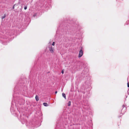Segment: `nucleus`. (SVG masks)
I'll use <instances>...</instances> for the list:
<instances>
[{"mask_svg": "<svg viewBox=\"0 0 129 129\" xmlns=\"http://www.w3.org/2000/svg\"><path fill=\"white\" fill-rule=\"evenodd\" d=\"M25 83H24L23 84V86H25L24 87H23V86H21V88H23V91H24L25 90V89H24V88H25L26 89H27V86H25Z\"/></svg>", "mask_w": 129, "mask_h": 129, "instance_id": "10", "label": "nucleus"}, {"mask_svg": "<svg viewBox=\"0 0 129 129\" xmlns=\"http://www.w3.org/2000/svg\"><path fill=\"white\" fill-rule=\"evenodd\" d=\"M42 118V117H41V119Z\"/></svg>", "mask_w": 129, "mask_h": 129, "instance_id": "29", "label": "nucleus"}, {"mask_svg": "<svg viewBox=\"0 0 129 129\" xmlns=\"http://www.w3.org/2000/svg\"><path fill=\"white\" fill-rule=\"evenodd\" d=\"M127 86L128 87H129V83L128 82L127 83Z\"/></svg>", "mask_w": 129, "mask_h": 129, "instance_id": "22", "label": "nucleus"}, {"mask_svg": "<svg viewBox=\"0 0 129 129\" xmlns=\"http://www.w3.org/2000/svg\"><path fill=\"white\" fill-rule=\"evenodd\" d=\"M42 115L41 114L40 115Z\"/></svg>", "mask_w": 129, "mask_h": 129, "instance_id": "28", "label": "nucleus"}, {"mask_svg": "<svg viewBox=\"0 0 129 129\" xmlns=\"http://www.w3.org/2000/svg\"><path fill=\"white\" fill-rule=\"evenodd\" d=\"M55 45V42H53L52 44V45L53 46H54Z\"/></svg>", "mask_w": 129, "mask_h": 129, "instance_id": "23", "label": "nucleus"}, {"mask_svg": "<svg viewBox=\"0 0 129 129\" xmlns=\"http://www.w3.org/2000/svg\"><path fill=\"white\" fill-rule=\"evenodd\" d=\"M27 117L26 116L23 115H20V120L22 124H24L27 122L26 118Z\"/></svg>", "mask_w": 129, "mask_h": 129, "instance_id": "4", "label": "nucleus"}, {"mask_svg": "<svg viewBox=\"0 0 129 129\" xmlns=\"http://www.w3.org/2000/svg\"><path fill=\"white\" fill-rule=\"evenodd\" d=\"M83 54V51L82 49H81L79 52L78 57H81Z\"/></svg>", "mask_w": 129, "mask_h": 129, "instance_id": "8", "label": "nucleus"}, {"mask_svg": "<svg viewBox=\"0 0 129 129\" xmlns=\"http://www.w3.org/2000/svg\"><path fill=\"white\" fill-rule=\"evenodd\" d=\"M90 94L89 92H87V93L86 94V100H87V99L90 97ZM85 106L88 105V102L87 101H85Z\"/></svg>", "mask_w": 129, "mask_h": 129, "instance_id": "6", "label": "nucleus"}, {"mask_svg": "<svg viewBox=\"0 0 129 129\" xmlns=\"http://www.w3.org/2000/svg\"><path fill=\"white\" fill-rule=\"evenodd\" d=\"M51 1V0H39L37 3L39 7H47V5H50L49 3H50Z\"/></svg>", "mask_w": 129, "mask_h": 129, "instance_id": "2", "label": "nucleus"}, {"mask_svg": "<svg viewBox=\"0 0 129 129\" xmlns=\"http://www.w3.org/2000/svg\"><path fill=\"white\" fill-rule=\"evenodd\" d=\"M60 26H59V27H58L57 28V30L56 31V33L57 34H59V27H60Z\"/></svg>", "mask_w": 129, "mask_h": 129, "instance_id": "14", "label": "nucleus"}, {"mask_svg": "<svg viewBox=\"0 0 129 129\" xmlns=\"http://www.w3.org/2000/svg\"><path fill=\"white\" fill-rule=\"evenodd\" d=\"M1 3H6L7 1H8V0H1Z\"/></svg>", "mask_w": 129, "mask_h": 129, "instance_id": "11", "label": "nucleus"}, {"mask_svg": "<svg viewBox=\"0 0 129 129\" xmlns=\"http://www.w3.org/2000/svg\"><path fill=\"white\" fill-rule=\"evenodd\" d=\"M17 86H16L15 89L14 90V93L13 94V98L15 102H13V101H12L11 103V107L10 108V111L13 114L14 113V112L15 111L16 107H14V103H16V101L19 102V99L18 100V95L21 93L20 91V90H18L17 88Z\"/></svg>", "mask_w": 129, "mask_h": 129, "instance_id": "1", "label": "nucleus"}, {"mask_svg": "<svg viewBox=\"0 0 129 129\" xmlns=\"http://www.w3.org/2000/svg\"><path fill=\"white\" fill-rule=\"evenodd\" d=\"M88 69H87L85 71V73H84L85 71H83L82 73H83L84 74H85V76H87L88 75Z\"/></svg>", "mask_w": 129, "mask_h": 129, "instance_id": "9", "label": "nucleus"}, {"mask_svg": "<svg viewBox=\"0 0 129 129\" xmlns=\"http://www.w3.org/2000/svg\"><path fill=\"white\" fill-rule=\"evenodd\" d=\"M16 6V4H15L13 6L12 8V9H14V7Z\"/></svg>", "mask_w": 129, "mask_h": 129, "instance_id": "19", "label": "nucleus"}, {"mask_svg": "<svg viewBox=\"0 0 129 129\" xmlns=\"http://www.w3.org/2000/svg\"><path fill=\"white\" fill-rule=\"evenodd\" d=\"M61 73L62 74H63L64 73V71H63V70H62L61 71Z\"/></svg>", "mask_w": 129, "mask_h": 129, "instance_id": "25", "label": "nucleus"}, {"mask_svg": "<svg viewBox=\"0 0 129 129\" xmlns=\"http://www.w3.org/2000/svg\"><path fill=\"white\" fill-rule=\"evenodd\" d=\"M57 93V91H56L55 92V94H56Z\"/></svg>", "mask_w": 129, "mask_h": 129, "instance_id": "26", "label": "nucleus"}, {"mask_svg": "<svg viewBox=\"0 0 129 129\" xmlns=\"http://www.w3.org/2000/svg\"><path fill=\"white\" fill-rule=\"evenodd\" d=\"M88 84H87V86H86L87 87H88Z\"/></svg>", "mask_w": 129, "mask_h": 129, "instance_id": "27", "label": "nucleus"}, {"mask_svg": "<svg viewBox=\"0 0 129 129\" xmlns=\"http://www.w3.org/2000/svg\"><path fill=\"white\" fill-rule=\"evenodd\" d=\"M1 35H2V36L1 37L4 39H7L8 38H9L12 35V34L7 32H5V33L4 32H3L2 33V34H1Z\"/></svg>", "mask_w": 129, "mask_h": 129, "instance_id": "3", "label": "nucleus"}, {"mask_svg": "<svg viewBox=\"0 0 129 129\" xmlns=\"http://www.w3.org/2000/svg\"><path fill=\"white\" fill-rule=\"evenodd\" d=\"M35 99L37 101H38L39 100V97L38 95H36L35 96Z\"/></svg>", "mask_w": 129, "mask_h": 129, "instance_id": "13", "label": "nucleus"}, {"mask_svg": "<svg viewBox=\"0 0 129 129\" xmlns=\"http://www.w3.org/2000/svg\"><path fill=\"white\" fill-rule=\"evenodd\" d=\"M84 93H84H85L84 92V93Z\"/></svg>", "mask_w": 129, "mask_h": 129, "instance_id": "32", "label": "nucleus"}, {"mask_svg": "<svg viewBox=\"0 0 129 129\" xmlns=\"http://www.w3.org/2000/svg\"><path fill=\"white\" fill-rule=\"evenodd\" d=\"M126 24H127V25L128 24H129V21H127L126 22Z\"/></svg>", "mask_w": 129, "mask_h": 129, "instance_id": "20", "label": "nucleus"}, {"mask_svg": "<svg viewBox=\"0 0 129 129\" xmlns=\"http://www.w3.org/2000/svg\"><path fill=\"white\" fill-rule=\"evenodd\" d=\"M68 31V30L67 29H66V28H65V29H64L63 28L61 30V31L59 33V34L61 35H66L67 34V31Z\"/></svg>", "mask_w": 129, "mask_h": 129, "instance_id": "5", "label": "nucleus"}, {"mask_svg": "<svg viewBox=\"0 0 129 129\" xmlns=\"http://www.w3.org/2000/svg\"><path fill=\"white\" fill-rule=\"evenodd\" d=\"M43 105L46 107L48 106V104L46 103H44L43 104Z\"/></svg>", "mask_w": 129, "mask_h": 129, "instance_id": "15", "label": "nucleus"}, {"mask_svg": "<svg viewBox=\"0 0 129 129\" xmlns=\"http://www.w3.org/2000/svg\"><path fill=\"white\" fill-rule=\"evenodd\" d=\"M27 9V6H26L24 7V9L25 10L26 9Z\"/></svg>", "mask_w": 129, "mask_h": 129, "instance_id": "21", "label": "nucleus"}, {"mask_svg": "<svg viewBox=\"0 0 129 129\" xmlns=\"http://www.w3.org/2000/svg\"><path fill=\"white\" fill-rule=\"evenodd\" d=\"M71 105V102L70 101L68 103V106H70Z\"/></svg>", "mask_w": 129, "mask_h": 129, "instance_id": "17", "label": "nucleus"}, {"mask_svg": "<svg viewBox=\"0 0 129 129\" xmlns=\"http://www.w3.org/2000/svg\"><path fill=\"white\" fill-rule=\"evenodd\" d=\"M6 16V15L5 14L3 16H2V19H4L5 18Z\"/></svg>", "mask_w": 129, "mask_h": 129, "instance_id": "18", "label": "nucleus"}, {"mask_svg": "<svg viewBox=\"0 0 129 129\" xmlns=\"http://www.w3.org/2000/svg\"><path fill=\"white\" fill-rule=\"evenodd\" d=\"M62 95L63 97H64L65 99H66V95L65 93H63L62 94Z\"/></svg>", "mask_w": 129, "mask_h": 129, "instance_id": "16", "label": "nucleus"}, {"mask_svg": "<svg viewBox=\"0 0 129 129\" xmlns=\"http://www.w3.org/2000/svg\"><path fill=\"white\" fill-rule=\"evenodd\" d=\"M122 110H121V111L122 112V111L123 110V109H124L125 108V110L123 112H125L126 111V107H125L124 105H122Z\"/></svg>", "mask_w": 129, "mask_h": 129, "instance_id": "12", "label": "nucleus"}, {"mask_svg": "<svg viewBox=\"0 0 129 129\" xmlns=\"http://www.w3.org/2000/svg\"><path fill=\"white\" fill-rule=\"evenodd\" d=\"M49 50L51 53H53L54 52V49L51 46L50 47L49 46Z\"/></svg>", "mask_w": 129, "mask_h": 129, "instance_id": "7", "label": "nucleus"}, {"mask_svg": "<svg viewBox=\"0 0 129 129\" xmlns=\"http://www.w3.org/2000/svg\"><path fill=\"white\" fill-rule=\"evenodd\" d=\"M36 15H37V14H34V15H33V16L35 17L36 16Z\"/></svg>", "mask_w": 129, "mask_h": 129, "instance_id": "24", "label": "nucleus"}, {"mask_svg": "<svg viewBox=\"0 0 129 129\" xmlns=\"http://www.w3.org/2000/svg\"><path fill=\"white\" fill-rule=\"evenodd\" d=\"M38 127V126H36V127Z\"/></svg>", "mask_w": 129, "mask_h": 129, "instance_id": "31", "label": "nucleus"}, {"mask_svg": "<svg viewBox=\"0 0 129 129\" xmlns=\"http://www.w3.org/2000/svg\"><path fill=\"white\" fill-rule=\"evenodd\" d=\"M127 97V96H126V98Z\"/></svg>", "mask_w": 129, "mask_h": 129, "instance_id": "30", "label": "nucleus"}]
</instances>
